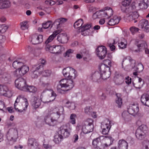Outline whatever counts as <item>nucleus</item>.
Segmentation results:
<instances>
[{"instance_id":"45","label":"nucleus","mask_w":149,"mask_h":149,"mask_svg":"<svg viewBox=\"0 0 149 149\" xmlns=\"http://www.w3.org/2000/svg\"><path fill=\"white\" fill-rule=\"evenodd\" d=\"M66 106L71 110L74 109L75 107L74 104L73 102H70L69 101H68L66 102Z\"/></svg>"},{"instance_id":"55","label":"nucleus","mask_w":149,"mask_h":149,"mask_svg":"<svg viewBox=\"0 0 149 149\" xmlns=\"http://www.w3.org/2000/svg\"><path fill=\"white\" fill-rule=\"evenodd\" d=\"M131 0H125L122 1V6H124L127 7L129 6L131 3Z\"/></svg>"},{"instance_id":"64","label":"nucleus","mask_w":149,"mask_h":149,"mask_svg":"<svg viewBox=\"0 0 149 149\" xmlns=\"http://www.w3.org/2000/svg\"><path fill=\"white\" fill-rule=\"evenodd\" d=\"M133 17L132 14H130L127 16V19L130 22L134 21Z\"/></svg>"},{"instance_id":"57","label":"nucleus","mask_w":149,"mask_h":149,"mask_svg":"<svg viewBox=\"0 0 149 149\" xmlns=\"http://www.w3.org/2000/svg\"><path fill=\"white\" fill-rule=\"evenodd\" d=\"M143 149H149V141H145L143 142Z\"/></svg>"},{"instance_id":"9","label":"nucleus","mask_w":149,"mask_h":149,"mask_svg":"<svg viewBox=\"0 0 149 149\" xmlns=\"http://www.w3.org/2000/svg\"><path fill=\"white\" fill-rule=\"evenodd\" d=\"M13 93L11 89L5 85H0V96H3L8 97H11Z\"/></svg>"},{"instance_id":"23","label":"nucleus","mask_w":149,"mask_h":149,"mask_svg":"<svg viewBox=\"0 0 149 149\" xmlns=\"http://www.w3.org/2000/svg\"><path fill=\"white\" fill-rule=\"evenodd\" d=\"M90 78L93 81L95 82L99 83L101 81L100 74L97 71L92 73Z\"/></svg>"},{"instance_id":"5","label":"nucleus","mask_w":149,"mask_h":149,"mask_svg":"<svg viewBox=\"0 0 149 149\" xmlns=\"http://www.w3.org/2000/svg\"><path fill=\"white\" fill-rule=\"evenodd\" d=\"M64 109L62 106L54 107L49 109L48 110V115H50L55 123L61 115H64Z\"/></svg>"},{"instance_id":"18","label":"nucleus","mask_w":149,"mask_h":149,"mask_svg":"<svg viewBox=\"0 0 149 149\" xmlns=\"http://www.w3.org/2000/svg\"><path fill=\"white\" fill-rule=\"evenodd\" d=\"M69 124H66L65 125H63L60 127V130L58 131V134L60 135H61L62 137L66 138L69 136L70 132L67 129V126Z\"/></svg>"},{"instance_id":"4","label":"nucleus","mask_w":149,"mask_h":149,"mask_svg":"<svg viewBox=\"0 0 149 149\" xmlns=\"http://www.w3.org/2000/svg\"><path fill=\"white\" fill-rule=\"evenodd\" d=\"M6 145H12L17 140L18 138V132L16 128H12L9 130L6 134Z\"/></svg>"},{"instance_id":"21","label":"nucleus","mask_w":149,"mask_h":149,"mask_svg":"<svg viewBox=\"0 0 149 149\" xmlns=\"http://www.w3.org/2000/svg\"><path fill=\"white\" fill-rule=\"evenodd\" d=\"M120 8L122 12L126 14L127 16L132 14L135 10V7L134 6H130L127 7L120 6Z\"/></svg>"},{"instance_id":"42","label":"nucleus","mask_w":149,"mask_h":149,"mask_svg":"<svg viewBox=\"0 0 149 149\" xmlns=\"http://www.w3.org/2000/svg\"><path fill=\"white\" fill-rule=\"evenodd\" d=\"M42 28L45 29H46L50 27L51 29L52 26V22L50 21H48L45 23H43L42 24Z\"/></svg>"},{"instance_id":"39","label":"nucleus","mask_w":149,"mask_h":149,"mask_svg":"<svg viewBox=\"0 0 149 149\" xmlns=\"http://www.w3.org/2000/svg\"><path fill=\"white\" fill-rule=\"evenodd\" d=\"M77 117L76 114L74 113L71 114L70 117L69 123L72 125L75 124L76 123V118Z\"/></svg>"},{"instance_id":"26","label":"nucleus","mask_w":149,"mask_h":149,"mask_svg":"<svg viewBox=\"0 0 149 149\" xmlns=\"http://www.w3.org/2000/svg\"><path fill=\"white\" fill-rule=\"evenodd\" d=\"M114 123L113 121L108 120L107 122L105 121L102 123L101 128L102 129H110L112 125L114 124Z\"/></svg>"},{"instance_id":"54","label":"nucleus","mask_w":149,"mask_h":149,"mask_svg":"<svg viewBox=\"0 0 149 149\" xmlns=\"http://www.w3.org/2000/svg\"><path fill=\"white\" fill-rule=\"evenodd\" d=\"M107 8H108L105 7L102 10L96 11V14H97L98 17H100V16L102 15H104V11H105L106 10Z\"/></svg>"},{"instance_id":"51","label":"nucleus","mask_w":149,"mask_h":149,"mask_svg":"<svg viewBox=\"0 0 149 149\" xmlns=\"http://www.w3.org/2000/svg\"><path fill=\"white\" fill-rule=\"evenodd\" d=\"M8 27L5 24L0 25V33H3L7 30Z\"/></svg>"},{"instance_id":"61","label":"nucleus","mask_w":149,"mask_h":149,"mask_svg":"<svg viewBox=\"0 0 149 149\" xmlns=\"http://www.w3.org/2000/svg\"><path fill=\"white\" fill-rule=\"evenodd\" d=\"M119 47L121 49H124L126 47L127 42L126 41H125V43L121 42L120 43H119Z\"/></svg>"},{"instance_id":"25","label":"nucleus","mask_w":149,"mask_h":149,"mask_svg":"<svg viewBox=\"0 0 149 149\" xmlns=\"http://www.w3.org/2000/svg\"><path fill=\"white\" fill-rule=\"evenodd\" d=\"M11 6V3L8 0H3L0 2V9H6L9 8Z\"/></svg>"},{"instance_id":"34","label":"nucleus","mask_w":149,"mask_h":149,"mask_svg":"<svg viewBox=\"0 0 149 149\" xmlns=\"http://www.w3.org/2000/svg\"><path fill=\"white\" fill-rule=\"evenodd\" d=\"M108 8L104 11V15L108 16L107 18H109L113 15V11L112 8L109 7H107Z\"/></svg>"},{"instance_id":"13","label":"nucleus","mask_w":149,"mask_h":149,"mask_svg":"<svg viewBox=\"0 0 149 149\" xmlns=\"http://www.w3.org/2000/svg\"><path fill=\"white\" fill-rule=\"evenodd\" d=\"M32 66L31 71L32 73L31 74V77L33 78H37L38 75L41 74V72L43 70V66Z\"/></svg>"},{"instance_id":"62","label":"nucleus","mask_w":149,"mask_h":149,"mask_svg":"<svg viewBox=\"0 0 149 149\" xmlns=\"http://www.w3.org/2000/svg\"><path fill=\"white\" fill-rule=\"evenodd\" d=\"M60 21V19H56L52 25L56 26V28L58 29L61 25Z\"/></svg>"},{"instance_id":"49","label":"nucleus","mask_w":149,"mask_h":149,"mask_svg":"<svg viewBox=\"0 0 149 149\" xmlns=\"http://www.w3.org/2000/svg\"><path fill=\"white\" fill-rule=\"evenodd\" d=\"M114 139L111 137H109L106 139V141L107 142H109L110 143H107L104 144L105 146L106 147H107L110 146L111 145Z\"/></svg>"},{"instance_id":"46","label":"nucleus","mask_w":149,"mask_h":149,"mask_svg":"<svg viewBox=\"0 0 149 149\" xmlns=\"http://www.w3.org/2000/svg\"><path fill=\"white\" fill-rule=\"evenodd\" d=\"M133 69L134 70L140 72L143 70V66H134Z\"/></svg>"},{"instance_id":"29","label":"nucleus","mask_w":149,"mask_h":149,"mask_svg":"<svg viewBox=\"0 0 149 149\" xmlns=\"http://www.w3.org/2000/svg\"><path fill=\"white\" fill-rule=\"evenodd\" d=\"M115 82L116 84H121L124 81V79L123 76L119 74H116L114 77Z\"/></svg>"},{"instance_id":"36","label":"nucleus","mask_w":149,"mask_h":149,"mask_svg":"<svg viewBox=\"0 0 149 149\" xmlns=\"http://www.w3.org/2000/svg\"><path fill=\"white\" fill-rule=\"evenodd\" d=\"M26 90L24 91H28L30 93H35L37 91V88L33 86H28L27 85L26 87Z\"/></svg>"},{"instance_id":"6","label":"nucleus","mask_w":149,"mask_h":149,"mask_svg":"<svg viewBox=\"0 0 149 149\" xmlns=\"http://www.w3.org/2000/svg\"><path fill=\"white\" fill-rule=\"evenodd\" d=\"M63 73L65 77L71 80L75 79L77 76L76 70L70 67L64 68L63 70Z\"/></svg>"},{"instance_id":"37","label":"nucleus","mask_w":149,"mask_h":149,"mask_svg":"<svg viewBox=\"0 0 149 149\" xmlns=\"http://www.w3.org/2000/svg\"><path fill=\"white\" fill-rule=\"evenodd\" d=\"M83 19H80L77 21L74 24V26L75 29L81 28L83 24Z\"/></svg>"},{"instance_id":"41","label":"nucleus","mask_w":149,"mask_h":149,"mask_svg":"<svg viewBox=\"0 0 149 149\" xmlns=\"http://www.w3.org/2000/svg\"><path fill=\"white\" fill-rule=\"evenodd\" d=\"M63 138L61 135H60L59 134L58 135L54 136V141L56 144L59 143L63 139Z\"/></svg>"},{"instance_id":"43","label":"nucleus","mask_w":149,"mask_h":149,"mask_svg":"<svg viewBox=\"0 0 149 149\" xmlns=\"http://www.w3.org/2000/svg\"><path fill=\"white\" fill-rule=\"evenodd\" d=\"M91 27V25L87 24L86 25H84L82 26L79 30V31L81 30V32H83L88 30Z\"/></svg>"},{"instance_id":"8","label":"nucleus","mask_w":149,"mask_h":149,"mask_svg":"<svg viewBox=\"0 0 149 149\" xmlns=\"http://www.w3.org/2000/svg\"><path fill=\"white\" fill-rule=\"evenodd\" d=\"M87 124H85L82 125V131L84 134H87L92 132L93 130V119L91 118H88L87 120Z\"/></svg>"},{"instance_id":"7","label":"nucleus","mask_w":149,"mask_h":149,"mask_svg":"<svg viewBox=\"0 0 149 149\" xmlns=\"http://www.w3.org/2000/svg\"><path fill=\"white\" fill-rule=\"evenodd\" d=\"M147 129V127L146 125H142L139 126L136 131V138L139 140L143 139L146 136Z\"/></svg>"},{"instance_id":"50","label":"nucleus","mask_w":149,"mask_h":149,"mask_svg":"<svg viewBox=\"0 0 149 149\" xmlns=\"http://www.w3.org/2000/svg\"><path fill=\"white\" fill-rule=\"evenodd\" d=\"M132 14L133 15V17L134 19V22L135 23L136 22L138 21L137 19L138 18L139 16L138 13V12L135 10Z\"/></svg>"},{"instance_id":"58","label":"nucleus","mask_w":149,"mask_h":149,"mask_svg":"<svg viewBox=\"0 0 149 149\" xmlns=\"http://www.w3.org/2000/svg\"><path fill=\"white\" fill-rule=\"evenodd\" d=\"M21 25V28L23 30H25L28 28V26L26 22H23L20 24Z\"/></svg>"},{"instance_id":"2","label":"nucleus","mask_w":149,"mask_h":149,"mask_svg":"<svg viewBox=\"0 0 149 149\" xmlns=\"http://www.w3.org/2000/svg\"><path fill=\"white\" fill-rule=\"evenodd\" d=\"M29 105L27 100L22 95H20L17 97L14 104V107L15 110L22 112L25 111Z\"/></svg>"},{"instance_id":"59","label":"nucleus","mask_w":149,"mask_h":149,"mask_svg":"<svg viewBox=\"0 0 149 149\" xmlns=\"http://www.w3.org/2000/svg\"><path fill=\"white\" fill-rule=\"evenodd\" d=\"M115 44V43L114 40H113V42L112 43H108V46L110 47V49L111 51L114 50L115 49V46L114 45Z\"/></svg>"},{"instance_id":"44","label":"nucleus","mask_w":149,"mask_h":149,"mask_svg":"<svg viewBox=\"0 0 149 149\" xmlns=\"http://www.w3.org/2000/svg\"><path fill=\"white\" fill-rule=\"evenodd\" d=\"M35 139L33 138H31L29 139L28 144L29 146H33L34 144L35 143L36 146H38V144L37 143L35 142Z\"/></svg>"},{"instance_id":"12","label":"nucleus","mask_w":149,"mask_h":149,"mask_svg":"<svg viewBox=\"0 0 149 149\" xmlns=\"http://www.w3.org/2000/svg\"><path fill=\"white\" fill-rule=\"evenodd\" d=\"M107 52V48L104 46H99L96 49V54L101 59H103L105 57Z\"/></svg>"},{"instance_id":"3","label":"nucleus","mask_w":149,"mask_h":149,"mask_svg":"<svg viewBox=\"0 0 149 149\" xmlns=\"http://www.w3.org/2000/svg\"><path fill=\"white\" fill-rule=\"evenodd\" d=\"M74 85L72 80L66 79H62L60 81L59 84L57 86V91L61 93H64L65 92L72 89Z\"/></svg>"},{"instance_id":"28","label":"nucleus","mask_w":149,"mask_h":149,"mask_svg":"<svg viewBox=\"0 0 149 149\" xmlns=\"http://www.w3.org/2000/svg\"><path fill=\"white\" fill-rule=\"evenodd\" d=\"M44 120L47 124L50 126H54V124L55 123L51 116H50V115H48V111L44 118Z\"/></svg>"},{"instance_id":"53","label":"nucleus","mask_w":149,"mask_h":149,"mask_svg":"<svg viewBox=\"0 0 149 149\" xmlns=\"http://www.w3.org/2000/svg\"><path fill=\"white\" fill-rule=\"evenodd\" d=\"M25 61L23 60H16L13 62L12 65H16L17 64L24 65L25 64Z\"/></svg>"},{"instance_id":"31","label":"nucleus","mask_w":149,"mask_h":149,"mask_svg":"<svg viewBox=\"0 0 149 149\" xmlns=\"http://www.w3.org/2000/svg\"><path fill=\"white\" fill-rule=\"evenodd\" d=\"M120 20L119 17L114 16L113 18L108 21V24L110 25H114L118 24Z\"/></svg>"},{"instance_id":"32","label":"nucleus","mask_w":149,"mask_h":149,"mask_svg":"<svg viewBox=\"0 0 149 149\" xmlns=\"http://www.w3.org/2000/svg\"><path fill=\"white\" fill-rule=\"evenodd\" d=\"M137 77L139 78L138 81L136 83L133 82V86L136 88L140 89L142 87L144 83L141 78Z\"/></svg>"},{"instance_id":"17","label":"nucleus","mask_w":149,"mask_h":149,"mask_svg":"<svg viewBox=\"0 0 149 149\" xmlns=\"http://www.w3.org/2000/svg\"><path fill=\"white\" fill-rule=\"evenodd\" d=\"M31 38V42L34 45L41 43L43 41V36L41 35L33 34Z\"/></svg>"},{"instance_id":"35","label":"nucleus","mask_w":149,"mask_h":149,"mask_svg":"<svg viewBox=\"0 0 149 149\" xmlns=\"http://www.w3.org/2000/svg\"><path fill=\"white\" fill-rule=\"evenodd\" d=\"M123 62H129L128 65H134L136 64V61L133 59L130 56H127L124 58L123 61Z\"/></svg>"},{"instance_id":"56","label":"nucleus","mask_w":149,"mask_h":149,"mask_svg":"<svg viewBox=\"0 0 149 149\" xmlns=\"http://www.w3.org/2000/svg\"><path fill=\"white\" fill-rule=\"evenodd\" d=\"M130 31L134 35L135 33L138 31L139 29L138 28L135 27V26H133L131 27L130 29Z\"/></svg>"},{"instance_id":"40","label":"nucleus","mask_w":149,"mask_h":149,"mask_svg":"<svg viewBox=\"0 0 149 149\" xmlns=\"http://www.w3.org/2000/svg\"><path fill=\"white\" fill-rule=\"evenodd\" d=\"M148 25V21L145 19H143L140 21L139 24V26L141 29H143L144 27H146V26Z\"/></svg>"},{"instance_id":"1","label":"nucleus","mask_w":149,"mask_h":149,"mask_svg":"<svg viewBox=\"0 0 149 149\" xmlns=\"http://www.w3.org/2000/svg\"><path fill=\"white\" fill-rule=\"evenodd\" d=\"M49 95H48L47 98L48 100L44 101L42 98L40 99L37 97H34L33 101L32 102V106L34 109H36L38 108L41 104V102L45 103H48L54 101L56 98L57 95L53 90H51L49 92Z\"/></svg>"},{"instance_id":"15","label":"nucleus","mask_w":149,"mask_h":149,"mask_svg":"<svg viewBox=\"0 0 149 149\" xmlns=\"http://www.w3.org/2000/svg\"><path fill=\"white\" fill-rule=\"evenodd\" d=\"M139 42L137 40L135 41L134 44L137 46L138 48V49H135L134 51L135 52H139L141 51L142 50L144 49L145 50V52L146 54H148L149 53V50L147 49L146 43L144 42L143 43L139 44Z\"/></svg>"},{"instance_id":"10","label":"nucleus","mask_w":149,"mask_h":149,"mask_svg":"<svg viewBox=\"0 0 149 149\" xmlns=\"http://www.w3.org/2000/svg\"><path fill=\"white\" fill-rule=\"evenodd\" d=\"M15 84L16 88L23 91L26 90V88L27 84L25 79L19 77L15 81Z\"/></svg>"},{"instance_id":"20","label":"nucleus","mask_w":149,"mask_h":149,"mask_svg":"<svg viewBox=\"0 0 149 149\" xmlns=\"http://www.w3.org/2000/svg\"><path fill=\"white\" fill-rule=\"evenodd\" d=\"M100 136L94 139L92 141V144L93 147L97 149H103L104 148L101 143V138Z\"/></svg>"},{"instance_id":"30","label":"nucleus","mask_w":149,"mask_h":149,"mask_svg":"<svg viewBox=\"0 0 149 149\" xmlns=\"http://www.w3.org/2000/svg\"><path fill=\"white\" fill-rule=\"evenodd\" d=\"M129 114L126 111H123L122 113L123 119L126 123L130 121L132 119V118Z\"/></svg>"},{"instance_id":"33","label":"nucleus","mask_w":149,"mask_h":149,"mask_svg":"<svg viewBox=\"0 0 149 149\" xmlns=\"http://www.w3.org/2000/svg\"><path fill=\"white\" fill-rule=\"evenodd\" d=\"M59 33V31H55L52 34L50 35L45 42V43L47 45L52 41L56 36Z\"/></svg>"},{"instance_id":"22","label":"nucleus","mask_w":149,"mask_h":149,"mask_svg":"<svg viewBox=\"0 0 149 149\" xmlns=\"http://www.w3.org/2000/svg\"><path fill=\"white\" fill-rule=\"evenodd\" d=\"M141 100L143 104L149 107V91L142 95Z\"/></svg>"},{"instance_id":"63","label":"nucleus","mask_w":149,"mask_h":149,"mask_svg":"<svg viewBox=\"0 0 149 149\" xmlns=\"http://www.w3.org/2000/svg\"><path fill=\"white\" fill-rule=\"evenodd\" d=\"M103 63L104 65H110L111 64H113L112 62L108 59L104 60L103 61Z\"/></svg>"},{"instance_id":"27","label":"nucleus","mask_w":149,"mask_h":149,"mask_svg":"<svg viewBox=\"0 0 149 149\" xmlns=\"http://www.w3.org/2000/svg\"><path fill=\"white\" fill-rule=\"evenodd\" d=\"M57 40L61 43H66L68 41V38L66 34L62 33L59 34L58 36Z\"/></svg>"},{"instance_id":"38","label":"nucleus","mask_w":149,"mask_h":149,"mask_svg":"<svg viewBox=\"0 0 149 149\" xmlns=\"http://www.w3.org/2000/svg\"><path fill=\"white\" fill-rule=\"evenodd\" d=\"M116 96L117 98L116 99V103L118 104V107H120L122 105V100L120 97V94H116Z\"/></svg>"},{"instance_id":"47","label":"nucleus","mask_w":149,"mask_h":149,"mask_svg":"<svg viewBox=\"0 0 149 149\" xmlns=\"http://www.w3.org/2000/svg\"><path fill=\"white\" fill-rule=\"evenodd\" d=\"M42 70L41 72V74H42L43 76L47 77L49 76L51 73V71L50 70H45L44 71H42Z\"/></svg>"},{"instance_id":"16","label":"nucleus","mask_w":149,"mask_h":149,"mask_svg":"<svg viewBox=\"0 0 149 149\" xmlns=\"http://www.w3.org/2000/svg\"><path fill=\"white\" fill-rule=\"evenodd\" d=\"M61 46H51L49 45H47L45 47L46 51H49L53 54H58L61 52Z\"/></svg>"},{"instance_id":"11","label":"nucleus","mask_w":149,"mask_h":149,"mask_svg":"<svg viewBox=\"0 0 149 149\" xmlns=\"http://www.w3.org/2000/svg\"><path fill=\"white\" fill-rule=\"evenodd\" d=\"M102 66H99L98 68L100 71V75H101V80L107 79L109 78L110 76L111 72L109 70L110 68L108 66H103L104 70H102L101 67Z\"/></svg>"},{"instance_id":"48","label":"nucleus","mask_w":149,"mask_h":149,"mask_svg":"<svg viewBox=\"0 0 149 149\" xmlns=\"http://www.w3.org/2000/svg\"><path fill=\"white\" fill-rule=\"evenodd\" d=\"M139 6L140 8L141 9H146L148 7V5L145 2V1H141L139 3Z\"/></svg>"},{"instance_id":"60","label":"nucleus","mask_w":149,"mask_h":149,"mask_svg":"<svg viewBox=\"0 0 149 149\" xmlns=\"http://www.w3.org/2000/svg\"><path fill=\"white\" fill-rule=\"evenodd\" d=\"M73 50L72 49H68L64 54V56L69 57L70 54L72 53L73 52Z\"/></svg>"},{"instance_id":"14","label":"nucleus","mask_w":149,"mask_h":149,"mask_svg":"<svg viewBox=\"0 0 149 149\" xmlns=\"http://www.w3.org/2000/svg\"><path fill=\"white\" fill-rule=\"evenodd\" d=\"M29 70V68L28 66H22L20 68L15 70L14 74L17 77L22 76L26 73Z\"/></svg>"},{"instance_id":"24","label":"nucleus","mask_w":149,"mask_h":149,"mask_svg":"<svg viewBox=\"0 0 149 149\" xmlns=\"http://www.w3.org/2000/svg\"><path fill=\"white\" fill-rule=\"evenodd\" d=\"M118 149H127L128 143L124 140H120L118 142Z\"/></svg>"},{"instance_id":"19","label":"nucleus","mask_w":149,"mask_h":149,"mask_svg":"<svg viewBox=\"0 0 149 149\" xmlns=\"http://www.w3.org/2000/svg\"><path fill=\"white\" fill-rule=\"evenodd\" d=\"M139 111V107L138 104H130L128 108L127 112L130 114L134 115L136 114Z\"/></svg>"},{"instance_id":"52","label":"nucleus","mask_w":149,"mask_h":149,"mask_svg":"<svg viewBox=\"0 0 149 149\" xmlns=\"http://www.w3.org/2000/svg\"><path fill=\"white\" fill-rule=\"evenodd\" d=\"M84 111L86 113L90 115L93 111V109L91 107H87L85 108Z\"/></svg>"}]
</instances>
